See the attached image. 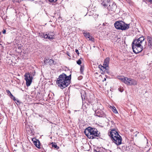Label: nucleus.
Masks as SVG:
<instances>
[{
  "mask_svg": "<svg viewBox=\"0 0 152 152\" xmlns=\"http://www.w3.org/2000/svg\"><path fill=\"white\" fill-rule=\"evenodd\" d=\"M144 39V37L142 36L134 40L132 42V48L134 53H137L141 52L143 48L145 47L146 42Z\"/></svg>",
  "mask_w": 152,
  "mask_h": 152,
  "instance_id": "1",
  "label": "nucleus"
},
{
  "mask_svg": "<svg viewBox=\"0 0 152 152\" xmlns=\"http://www.w3.org/2000/svg\"><path fill=\"white\" fill-rule=\"evenodd\" d=\"M71 79V75L67 76L64 73L60 75L56 81L58 86L63 89L66 87L70 84Z\"/></svg>",
  "mask_w": 152,
  "mask_h": 152,
  "instance_id": "2",
  "label": "nucleus"
},
{
  "mask_svg": "<svg viewBox=\"0 0 152 152\" xmlns=\"http://www.w3.org/2000/svg\"><path fill=\"white\" fill-rule=\"evenodd\" d=\"M113 142L117 145L121 144L122 138L118 133L115 130H112L109 134Z\"/></svg>",
  "mask_w": 152,
  "mask_h": 152,
  "instance_id": "3",
  "label": "nucleus"
},
{
  "mask_svg": "<svg viewBox=\"0 0 152 152\" xmlns=\"http://www.w3.org/2000/svg\"><path fill=\"white\" fill-rule=\"evenodd\" d=\"M84 133L89 138L91 139H93L96 137H98L99 134L96 129L91 127H88L86 128Z\"/></svg>",
  "mask_w": 152,
  "mask_h": 152,
  "instance_id": "4",
  "label": "nucleus"
},
{
  "mask_svg": "<svg viewBox=\"0 0 152 152\" xmlns=\"http://www.w3.org/2000/svg\"><path fill=\"white\" fill-rule=\"evenodd\" d=\"M117 78L125 84L127 85H137V82L134 80L124 76H118L117 77Z\"/></svg>",
  "mask_w": 152,
  "mask_h": 152,
  "instance_id": "5",
  "label": "nucleus"
},
{
  "mask_svg": "<svg viewBox=\"0 0 152 152\" xmlns=\"http://www.w3.org/2000/svg\"><path fill=\"white\" fill-rule=\"evenodd\" d=\"M129 25V24H126L122 21H116L114 24L115 27L117 29L122 30L128 29Z\"/></svg>",
  "mask_w": 152,
  "mask_h": 152,
  "instance_id": "6",
  "label": "nucleus"
},
{
  "mask_svg": "<svg viewBox=\"0 0 152 152\" xmlns=\"http://www.w3.org/2000/svg\"><path fill=\"white\" fill-rule=\"evenodd\" d=\"M25 80L26 81V85L27 86H29L31 84L33 77L29 73H26L24 75Z\"/></svg>",
  "mask_w": 152,
  "mask_h": 152,
  "instance_id": "7",
  "label": "nucleus"
},
{
  "mask_svg": "<svg viewBox=\"0 0 152 152\" xmlns=\"http://www.w3.org/2000/svg\"><path fill=\"white\" fill-rule=\"evenodd\" d=\"M107 4H109V6H108L107 8L109 10L113 11H114L115 10L117 6L115 3L107 1Z\"/></svg>",
  "mask_w": 152,
  "mask_h": 152,
  "instance_id": "8",
  "label": "nucleus"
},
{
  "mask_svg": "<svg viewBox=\"0 0 152 152\" xmlns=\"http://www.w3.org/2000/svg\"><path fill=\"white\" fill-rule=\"evenodd\" d=\"M110 61V58L108 57L107 58L104 60L103 64V66L104 67H108Z\"/></svg>",
  "mask_w": 152,
  "mask_h": 152,
  "instance_id": "9",
  "label": "nucleus"
},
{
  "mask_svg": "<svg viewBox=\"0 0 152 152\" xmlns=\"http://www.w3.org/2000/svg\"><path fill=\"white\" fill-rule=\"evenodd\" d=\"M44 38L45 39H48L50 40L53 39H54L53 35L50 34L49 33L48 34H46L44 36Z\"/></svg>",
  "mask_w": 152,
  "mask_h": 152,
  "instance_id": "10",
  "label": "nucleus"
},
{
  "mask_svg": "<svg viewBox=\"0 0 152 152\" xmlns=\"http://www.w3.org/2000/svg\"><path fill=\"white\" fill-rule=\"evenodd\" d=\"M149 45L152 46V37L148 36L147 37Z\"/></svg>",
  "mask_w": 152,
  "mask_h": 152,
  "instance_id": "11",
  "label": "nucleus"
},
{
  "mask_svg": "<svg viewBox=\"0 0 152 152\" xmlns=\"http://www.w3.org/2000/svg\"><path fill=\"white\" fill-rule=\"evenodd\" d=\"M34 139H32V141H34V145H35V146L38 148H40V145H39V140H37L36 141H34Z\"/></svg>",
  "mask_w": 152,
  "mask_h": 152,
  "instance_id": "12",
  "label": "nucleus"
},
{
  "mask_svg": "<svg viewBox=\"0 0 152 152\" xmlns=\"http://www.w3.org/2000/svg\"><path fill=\"white\" fill-rule=\"evenodd\" d=\"M104 115V113L100 110H98L97 112V115L99 117H102Z\"/></svg>",
  "mask_w": 152,
  "mask_h": 152,
  "instance_id": "13",
  "label": "nucleus"
},
{
  "mask_svg": "<svg viewBox=\"0 0 152 152\" xmlns=\"http://www.w3.org/2000/svg\"><path fill=\"white\" fill-rule=\"evenodd\" d=\"M101 67L103 68V69L104 70V73H107L108 74H110V72L108 71V69H107L106 68V67H104V66H101ZM101 69L102 70V69Z\"/></svg>",
  "mask_w": 152,
  "mask_h": 152,
  "instance_id": "14",
  "label": "nucleus"
},
{
  "mask_svg": "<svg viewBox=\"0 0 152 152\" xmlns=\"http://www.w3.org/2000/svg\"><path fill=\"white\" fill-rule=\"evenodd\" d=\"M83 34H84V36L86 37V38L88 39L90 38V37L91 36L90 35V34L87 32L84 31L83 33Z\"/></svg>",
  "mask_w": 152,
  "mask_h": 152,
  "instance_id": "15",
  "label": "nucleus"
},
{
  "mask_svg": "<svg viewBox=\"0 0 152 152\" xmlns=\"http://www.w3.org/2000/svg\"><path fill=\"white\" fill-rule=\"evenodd\" d=\"M107 1L109 2L108 1H104L103 2H102L101 3L102 5L103 6H104V7H107L109 5V4H107Z\"/></svg>",
  "mask_w": 152,
  "mask_h": 152,
  "instance_id": "16",
  "label": "nucleus"
},
{
  "mask_svg": "<svg viewBox=\"0 0 152 152\" xmlns=\"http://www.w3.org/2000/svg\"><path fill=\"white\" fill-rule=\"evenodd\" d=\"M49 64L50 65H53L54 64V61L52 59H51L49 60Z\"/></svg>",
  "mask_w": 152,
  "mask_h": 152,
  "instance_id": "17",
  "label": "nucleus"
},
{
  "mask_svg": "<svg viewBox=\"0 0 152 152\" xmlns=\"http://www.w3.org/2000/svg\"><path fill=\"white\" fill-rule=\"evenodd\" d=\"M112 111H113V112L114 113H118V112H117V110H116L115 107H112Z\"/></svg>",
  "mask_w": 152,
  "mask_h": 152,
  "instance_id": "18",
  "label": "nucleus"
},
{
  "mask_svg": "<svg viewBox=\"0 0 152 152\" xmlns=\"http://www.w3.org/2000/svg\"><path fill=\"white\" fill-rule=\"evenodd\" d=\"M6 92L10 96L12 97H13V96L12 94L10 91L9 90H7Z\"/></svg>",
  "mask_w": 152,
  "mask_h": 152,
  "instance_id": "19",
  "label": "nucleus"
},
{
  "mask_svg": "<svg viewBox=\"0 0 152 152\" xmlns=\"http://www.w3.org/2000/svg\"><path fill=\"white\" fill-rule=\"evenodd\" d=\"M84 69V67L83 66H81L80 68V71L81 73H82Z\"/></svg>",
  "mask_w": 152,
  "mask_h": 152,
  "instance_id": "20",
  "label": "nucleus"
},
{
  "mask_svg": "<svg viewBox=\"0 0 152 152\" xmlns=\"http://www.w3.org/2000/svg\"><path fill=\"white\" fill-rule=\"evenodd\" d=\"M49 59H45L44 61V64H46L48 63H49Z\"/></svg>",
  "mask_w": 152,
  "mask_h": 152,
  "instance_id": "21",
  "label": "nucleus"
},
{
  "mask_svg": "<svg viewBox=\"0 0 152 152\" xmlns=\"http://www.w3.org/2000/svg\"><path fill=\"white\" fill-rule=\"evenodd\" d=\"M88 39L89 40H90V41H94V38L91 36L90 37V38H88Z\"/></svg>",
  "mask_w": 152,
  "mask_h": 152,
  "instance_id": "22",
  "label": "nucleus"
},
{
  "mask_svg": "<svg viewBox=\"0 0 152 152\" xmlns=\"http://www.w3.org/2000/svg\"><path fill=\"white\" fill-rule=\"evenodd\" d=\"M77 63L78 64L80 65L81 64V60L80 59H79L77 61Z\"/></svg>",
  "mask_w": 152,
  "mask_h": 152,
  "instance_id": "23",
  "label": "nucleus"
},
{
  "mask_svg": "<svg viewBox=\"0 0 152 152\" xmlns=\"http://www.w3.org/2000/svg\"><path fill=\"white\" fill-rule=\"evenodd\" d=\"M45 34L44 33H41V34H39V36L40 37H42L44 38V36L45 35Z\"/></svg>",
  "mask_w": 152,
  "mask_h": 152,
  "instance_id": "24",
  "label": "nucleus"
},
{
  "mask_svg": "<svg viewBox=\"0 0 152 152\" xmlns=\"http://www.w3.org/2000/svg\"><path fill=\"white\" fill-rule=\"evenodd\" d=\"M57 0H49L50 2L55 3L56 2Z\"/></svg>",
  "mask_w": 152,
  "mask_h": 152,
  "instance_id": "25",
  "label": "nucleus"
},
{
  "mask_svg": "<svg viewBox=\"0 0 152 152\" xmlns=\"http://www.w3.org/2000/svg\"><path fill=\"white\" fill-rule=\"evenodd\" d=\"M52 146L53 147H54L55 148H56L57 147V145L56 144H55V143L52 145Z\"/></svg>",
  "mask_w": 152,
  "mask_h": 152,
  "instance_id": "26",
  "label": "nucleus"
},
{
  "mask_svg": "<svg viewBox=\"0 0 152 152\" xmlns=\"http://www.w3.org/2000/svg\"><path fill=\"white\" fill-rule=\"evenodd\" d=\"M118 90L121 92H122L124 91V90H123V89H121V88H119L118 89Z\"/></svg>",
  "mask_w": 152,
  "mask_h": 152,
  "instance_id": "27",
  "label": "nucleus"
},
{
  "mask_svg": "<svg viewBox=\"0 0 152 152\" xmlns=\"http://www.w3.org/2000/svg\"><path fill=\"white\" fill-rule=\"evenodd\" d=\"M75 52L78 54V55H79V52L78 50L77 49H75Z\"/></svg>",
  "mask_w": 152,
  "mask_h": 152,
  "instance_id": "28",
  "label": "nucleus"
},
{
  "mask_svg": "<svg viewBox=\"0 0 152 152\" xmlns=\"http://www.w3.org/2000/svg\"><path fill=\"white\" fill-rule=\"evenodd\" d=\"M10 98L11 99H13V100H14V101H15L16 100L15 97H14V96H13V97L10 96Z\"/></svg>",
  "mask_w": 152,
  "mask_h": 152,
  "instance_id": "29",
  "label": "nucleus"
},
{
  "mask_svg": "<svg viewBox=\"0 0 152 152\" xmlns=\"http://www.w3.org/2000/svg\"><path fill=\"white\" fill-rule=\"evenodd\" d=\"M148 1L150 2L152 4V0H147Z\"/></svg>",
  "mask_w": 152,
  "mask_h": 152,
  "instance_id": "30",
  "label": "nucleus"
},
{
  "mask_svg": "<svg viewBox=\"0 0 152 152\" xmlns=\"http://www.w3.org/2000/svg\"><path fill=\"white\" fill-rule=\"evenodd\" d=\"M6 30H4L2 33L3 34H5L6 33Z\"/></svg>",
  "mask_w": 152,
  "mask_h": 152,
  "instance_id": "31",
  "label": "nucleus"
},
{
  "mask_svg": "<svg viewBox=\"0 0 152 152\" xmlns=\"http://www.w3.org/2000/svg\"><path fill=\"white\" fill-rule=\"evenodd\" d=\"M96 152H104L102 150H101V151H96Z\"/></svg>",
  "mask_w": 152,
  "mask_h": 152,
  "instance_id": "32",
  "label": "nucleus"
},
{
  "mask_svg": "<svg viewBox=\"0 0 152 152\" xmlns=\"http://www.w3.org/2000/svg\"><path fill=\"white\" fill-rule=\"evenodd\" d=\"M67 54L68 55V56L70 57V55H69V53L68 52L67 53Z\"/></svg>",
  "mask_w": 152,
  "mask_h": 152,
  "instance_id": "33",
  "label": "nucleus"
},
{
  "mask_svg": "<svg viewBox=\"0 0 152 152\" xmlns=\"http://www.w3.org/2000/svg\"><path fill=\"white\" fill-rule=\"evenodd\" d=\"M106 80V78H104V80H103V81L104 82V81H105Z\"/></svg>",
  "mask_w": 152,
  "mask_h": 152,
  "instance_id": "34",
  "label": "nucleus"
},
{
  "mask_svg": "<svg viewBox=\"0 0 152 152\" xmlns=\"http://www.w3.org/2000/svg\"><path fill=\"white\" fill-rule=\"evenodd\" d=\"M95 74H98V73L97 72H96L95 73Z\"/></svg>",
  "mask_w": 152,
  "mask_h": 152,
  "instance_id": "35",
  "label": "nucleus"
},
{
  "mask_svg": "<svg viewBox=\"0 0 152 152\" xmlns=\"http://www.w3.org/2000/svg\"><path fill=\"white\" fill-rule=\"evenodd\" d=\"M81 97H82V99H83V97L82 96H81Z\"/></svg>",
  "mask_w": 152,
  "mask_h": 152,
  "instance_id": "36",
  "label": "nucleus"
},
{
  "mask_svg": "<svg viewBox=\"0 0 152 152\" xmlns=\"http://www.w3.org/2000/svg\"><path fill=\"white\" fill-rule=\"evenodd\" d=\"M39 116L40 117H41V116L40 115H39Z\"/></svg>",
  "mask_w": 152,
  "mask_h": 152,
  "instance_id": "37",
  "label": "nucleus"
},
{
  "mask_svg": "<svg viewBox=\"0 0 152 152\" xmlns=\"http://www.w3.org/2000/svg\"><path fill=\"white\" fill-rule=\"evenodd\" d=\"M99 68H100V66H99Z\"/></svg>",
  "mask_w": 152,
  "mask_h": 152,
  "instance_id": "38",
  "label": "nucleus"
}]
</instances>
